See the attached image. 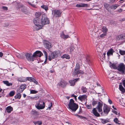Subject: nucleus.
<instances>
[{
  "instance_id": "obj_13",
  "label": "nucleus",
  "mask_w": 125,
  "mask_h": 125,
  "mask_svg": "<svg viewBox=\"0 0 125 125\" xmlns=\"http://www.w3.org/2000/svg\"><path fill=\"white\" fill-rule=\"evenodd\" d=\"M36 107L38 109H44L45 107V105L40 104L39 103H37L36 104Z\"/></svg>"
},
{
  "instance_id": "obj_30",
  "label": "nucleus",
  "mask_w": 125,
  "mask_h": 125,
  "mask_svg": "<svg viewBox=\"0 0 125 125\" xmlns=\"http://www.w3.org/2000/svg\"><path fill=\"white\" fill-rule=\"evenodd\" d=\"M118 5L116 4L112 5L110 6V8L111 9H115L118 7Z\"/></svg>"
},
{
  "instance_id": "obj_44",
  "label": "nucleus",
  "mask_w": 125,
  "mask_h": 125,
  "mask_svg": "<svg viewBox=\"0 0 125 125\" xmlns=\"http://www.w3.org/2000/svg\"><path fill=\"white\" fill-rule=\"evenodd\" d=\"M106 33H104L100 35V37L101 38H103L106 35Z\"/></svg>"
},
{
  "instance_id": "obj_34",
  "label": "nucleus",
  "mask_w": 125,
  "mask_h": 125,
  "mask_svg": "<svg viewBox=\"0 0 125 125\" xmlns=\"http://www.w3.org/2000/svg\"><path fill=\"white\" fill-rule=\"evenodd\" d=\"M114 121L117 124H120V123H119L120 121L118 120V119L116 118L114 119Z\"/></svg>"
},
{
  "instance_id": "obj_14",
  "label": "nucleus",
  "mask_w": 125,
  "mask_h": 125,
  "mask_svg": "<svg viewBox=\"0 0 125 125\" xmlns=\"http://www.w3.org/2000/svg\"><path fill=\"white\" fill-rule=\"evenodd\" d=\"M79 79L77 78L73 80H70L69 82L70 84V85L72 86H73L75 84V82L78 81H79Z\"/></svg>"
},
{
  "instance_id": "obj_56",
  "label": "nucleus",
  "mask_w": 125,
  "mask_h": 125,
  "mask_svg": "<svg viewBox=\"0 0 125 125\" xmlns=\"http://www.w3.org/2000/svg\"><path fill=\"white\" fill-rule=\"evenodd\" d=\"M88 58H89V57L88 56H87V57H86V60L88 62V61H90V60Z\"/></svg>"
},
{
  "instance_id": "obj_8",
  "label": "nucleus",
  "mask_w": 125,
  "mask_h": 125,
  "mask_svg": "<svg viewBox=\"0 0 125 125\" xmlns=\"http://www.w3.org/2000/svg\"><path fill=\"white\" fill-rule=\"evenodd\" d=\"M61 13V11L59 10H54L52 11V14L53 17H60Z\"/></svg>"
},
{
  "instance_id": "obj_27",
  "label": "nucleus",
  "mask_w": 125,
  "mask_h": 125,
  "mask_svg": "<svg viewBox=\"0 0 125 125\" xmlns=\"http://www.w3.org/2000/svg\"><path fill=\"white\" fill-rule=\"evenodd\" d=\"M87 89L84 86H83L81 87V90L83 93H85L87 92Z\"/></svg>"
},
{
  "instance_id": "obj_55",
  "label": "nucleus",
  "mask_w": 125,
  "mask_h": 125,
  "mask_svg": "<svg viewBox=\"0 0 125 125\" xmlns=\"http://www.w3.org/2000/svg\"><path fill=\"white\" fill-rule=\"evenodd\" d=\"M116 0H111L110 3H113Z\"/></svg>"
},
{
  "instance_id": "obj_46",
  "label": "nucleus",
  "mask_w": 125,
  "mask_h": 125,
  "mask_svg": "<svg viewBox=\"0 0 125 125\" xmlns=\"http://www.w3.org/2000/svg\"><path fill=\"white\" fill-rule=\"evenodd\" d=\"M21 10L22 12L24 13H26V9H23V8H21Z\"/></svg>"
},
{
  "instance_id": "obj_60",
  "label": "nucleus",
  "mask_w": 125,
  "mask_h": 125,
  "mask_svg": "<svg viewBox=\"0 0 125 125\" xmlns=\"http://www.w3.org/2000/svg\"><path fill=\"white\" fill-rule=\"evenodd\" d=\"M3 55V53L2 52H0V57H2Z\"/></svg>"
},
{
  "instance_id": "obj_59",
  "label": "nucleus",
  "mask_w": 125,
  "mask_h": 125,
  "mask_svg": "<svg viewBox=\"0 0 125 125\" xmlns=\"http://www.w3.org/2000/svg\"><path fill=\"white\" fill-rule=\"evenodd\" d=\"M123 84L124 86L125 87V80H124L123 82Z\"/></svg>"
},
{
  "instance_id": "obj_17",
  "label": "nucleus",
  "mask_w": 125,
  "mask_h": 125,
  "mask_svg": "<svg viewBox=\"0 0 125 125\" xmlns=\"http://www.w3.org/2000/svg\"><path fill=\"white\" fill-rule=\"evenodd\" d=\"M67 84V83L66 82L64 81H62L60 82V83H59L58 85L61 87L63 88H64L66 86Z\"/></svg>"
},
{
  "instance_id": "obj_58",
  "label": "nucleus",
  "mask_w": 125,
  "mask_h": 125,
  "mask_svg": "<svg viewBox=\"0 0 125 125\" xmlns=\"http://www.w3.org/2000/svg\"><path fill=\"white\" fill-rule=\"evenodd\" d=\"M113 112L116 115H117V112L116 111H113Z\"/></svg>"
},
{
  "instance_id": "obj_12",
  "label": "nucleus",
  "mask_w": 125,
  "mask_h": 125,
  "mask_svg": "<svg viewBox=\"0 0 125 125\" xmlns=\"http://www.w3.org/2000/svg\"><path fill=\"white\" fill-rule=\"evenodd\" d=\"M42 55V53L41 51H36L33 53V56H34V57H40Z\"/></svg>"
},
{
  "instance_id": "obj_18",
  "label": "nucleus",
  "mask_w": 125,
  "mask_h": 125,
  "mask_svg": "<svg viewBox=\"0 0 125 125\" xmlns=\"http://www.w3.org/2000/svg\"><path fill=\"white\" fill-rule=\"evenodd\" d=\"M25 88L26 87L25 86L23 85H22L20 86L19 88L18 89L17 91H18L19 93H21Z\"/></svg>"
},
{
  "instance_id": "obj_5",
  "label": "nucleus",
  "mask_w": 125,
  "mask_h": 125,
  "mask_svg": "<svg viewBox=\"0 0 125 125\" xmlns=\"http://www.w3.org/2000/svg\"><path fill=\"white\" fill-rule=\"evenodd\" d=\"M41 24L42 26L44 25L48 24L50 23V21L48 18L45 15H43L41 20Z\"/></svg>"
},
{
  "instance_id": "obj_43",
  "label": "nucleus",
  "mask_w": 125,
  "mask_h": 125,
  "mask_svg": "<svg viewBox=\"0 0 125 125\" xmlns=\"http://www.w3.org/2000/svg\"><path fill=\"white\" fill-rule=\"evenodd\" d=\"M37 93V91H36L34 90H32L30 91L31 94H36Z\"/></svg>"
},
{
  "instance_id": "obj_9",
  "label": "nucleus",
  "mask_w": 125,
  "mask_h": 125,
  "mask_svg": "<svg viewBox=\"0 0 125 125\" xmlns=\"http://www.w3.org/2000/svg\"><path fill=\"white\" fill-rule=\"evenodd\" d=\"M43 43L45 47L48 50H49L52 47L51 43L47 41L44 40L43 41Z\"/></svg>"
},
{
  "instance_id": "obj_33",
  "label": "nucleus",
  "mask_w": 125,
  "mask_h": 125,
  "mask_svg": "<svg viewBox=\"0 0 125 125\" xmlns=\"http://www.w3.org/2000/svg\"><path fill=\"white\" fill-rule=\"evenodd\" d=\"M119 52L120 54L122 55H125V51H123L119 49Z\"/></svg>"
},
{
  "instance_id": "obj_40",
  "label": "nucleus",
  "mask_w": 125,
  "mask_h": 125,
  "mask_svg": "<svg viewBox=\"0 0 125 125\" xmlns=\"http://www.w3.org/2000/svg\"><path fill=\"white\" fill-rule=\"evenodd\" d=\"M32 113L34 115H36L37 114L38 112L36 110H32Z\"/></svg>"
},
{
  "instance_id": "obj_52",
  "label": "nucleus",
  "mask_w": 125,
  "mask_h": 125,
  "mask_svg": "<svg viewBox=\"0 0 125 125\" xmlns=\"http://www.w3.org/2000/svg\"><path fill=\"white\" fill-rule=\"evenodd\" d=\"M32 82H34L36 84H37L38 82L37 81L35 80V79H33L32 81Z\"/></svg>"
},
{
  "instance_id": "obj_25",
  "label": "nucleus",
  "mask_w": 125,
  "mask_h": 125,
  "mask_svg": "<svg viewBox=\"0 0 125 125\" xmlns=\"http://www.w3.org/2000/svg\"><path fill=\"white\" fill-rule=\"evenodd\" d=\"M119 90L123 93H125V89L122 85L120 84L119 85Z\"/></svg>"
},
{
  "instance_id": "obj_39",
  "label": "nucleus",
  "mask_w": 125,
  "mask_h": 125,
  "mask_svg": "<svg viewBox=\"0 0 125 125\" xmlns=\"http://www.w3.org/2000/svg\"><path fill=\"white\" fill-rule=\"evenodd\" d=\"M41 7L44 9L45 10H47L48 9V7L45 5H42L41 6Z\"/></svg>"
},
{
  "instance_id": "obj_37",
  "label": "nucleus",
  "mask_w": 125,
  "mask_h": 125,
  "mask_svg": "<svg viewBox=\"0 0 125 125\" xmlns=\"http://www.w3.org/2000/svg\"><path fill=\"white\" fill-rule=\"evenodd\" d=\"M15 94V92L14 91H11L9 93V95L11 96H13Z\"/></svg>"
},
{
  "instance_id": "obj_32",
  "label": "nucleus",
  "mask_w": 125,
  "mask_h": 125,
  "mask_svg": "<svg viewBox=\"0 0 125 125\" xmlns=\"http://www.w3.org/2000/svg\"><path fill=\"white\" fill-rule=\"evenodd\" d=\"M33 123L34 124L36 125L37 124H38L39 125H41L42 124V122L41 121H37L36 122H33Z\"/></svg>"
},
{
  "instance_id": "obj_10",
  "label": "nucleus",
  "mask_w": 125,
  "mask_h": 125,
  "mask_svg": "<svg viewBox=\"0 0 125 125\" xmlns=\"http://www.w3.org/2000/svg\"><path fill=\"white\" fill-rule=\"evenodd\" d=\"M98 104L96 107L98 111L99 112L102 113V106L103 105V102L101 101L98 102Z\"/></svg>"
},
{
  "instance_id": "obj_53",
  "label": "nucleus",
  "mask_w": 125,
  "mask_h": 125,
  "mask_svg": "<svg viewBox=\"0 0 125 125\" xmlns=\"http://www.w3.org/2000/svg\"><path fill=\"white\" fill-rule=\"evenodd\" d=\"M108 102L110 104H112V101L109 99H108Z\"/></svg>"
},
{
  "instance_id": "obj_61",
  "label": "nucleus",
  "mask_w": 125,
  "mask_h": 125,
  "mask_svg": "<svg viewBox=\"0 0 125 125\" xmlns=\"http://www.w3.org/2000/svg\"><path fill=\"white\" fill-rule=\"evenodd\" d=\"M112 66L113 68H115L116 67L115 65L114 64H112Z\"/></svg>"
},
{
  "instance_id": "obj_49",
  "label": "nucleus",
  "mask_w": 125,
  "mask_h": 125,
  "mask_svg": "<svg viewBox=\"0 0 125 125\" xmlns=\"http://www.w3.org/2000/svg\"><path fill=\"white\" fill-rule=\"evenodd\" d=\"M2 9L4 10H8V8L6 7L3 6L2 7Z\"/></svg>"
},
{
  "instance_id": "obj_3",
  "label": "nucleus",
  "mask_w": 125,
  "mask_h": 125,
  "mask_svg": "<svg viewBox=\"0 0 125 125\" xmlns=\"http://www.w3.org/2000/svg\"><path fill=\"white\" fill-rule=\"evenodd\" d=\"M83 72L80 70V66L79 64H77L74 69V71L72 73L73 76L75 77L78 76V74H83Z\"/></svg>"
},
{
  "instance_id": "obj_7",
  "label": "nucleus",
  "mask_w": 125,
  "mask_h": 125,
  "mask_svg": "<svg viewBox=\"0 0 125 125\" xmlns=\"http://www.w3.org/2000/svg\"><path fill=\"white\" fill-rule=\"evenodd\" d=\"M26 59L29 61H33L34 60V57L31 53H27L25 55Z\"/></svg>"
},
{
  "instance_id": "obj_57",
  "label": "nucleus",
  "mask_w": 125,
  "mask_h": 125,
  "mask_svg": "<svg viewBox=\"0 0 125 125\" xmlns=\"http://www.w3.org/2000/svg\"><path fill=\"white\" fill-rule=\"evenodd\" d=\"M29 4H30L31 6L33 7H35V5L34 4L29 3Z\"/></svg>"
},
{
  "instance_id": "obj_31",
  "label": "nucleus",
  "mask_w": 125,
  "mask_h": 125,
  "mask_svg": "<svg viewBox=\"0 0 125 125\" xmlns=\"http://www.w3.org/2000/svg\"><path fill=\"white\" fill-rule=\"evenodd\" d=\"M101 122L103 124H105L108 122V120L104 119H101Z\"/></svg>"
},
{
  "instance_id": "obj_20",
  "label": "nucleus",
  "mask_w": 125,
  "mask_h": 125,
  "mask_svg": "<svg viewBox=\"0 0 125 125\" xmlns=\"http://www.w3.org/2000/svg\"><path fill=\"white\" fill-rule=\"evenodd\" d=\"M115 52V51L112 49H110L107 52V54L108 56L113 55V53Z\"/></svg>"
},
{
  "instance_id": "obj_64",
  "label": "nucleus",
  "mask_w": 125,
  "mask_h": 125,
  "mask_svg": "<svg viewBox=\"0 0 125 125\" xmlns=\"http://www.w3.org/2000/svg\"><path fill=\"white\" fill-rule=\"evenodd\" d=\"M112 108L115 110H116L117 109L116 108H115L114 105H113L112 106Z\"/></svg>"
},
{
  "instance_id": "obj_41",
  "label": "nucleus",
  "mask_w": 125,
  "mask_h": 125,
  "mask_svg": "<svg viewBox=\"0 0 125 125\" xmlns=\"http://www.w3.org/2000/svg\"><path fill=\"white\" fill-rule=\"evenodd\" d=\"M43 52L44 54L45 55V56L46 58L47 59V57H48V55H47V52H46V51H45L44 50H43Z\"/></svg>"
},
{
  "instance_id": "obj_50",
  "label": "nucleus",
  "mask_w": 125,
  "mask_h": 125,
  "mask_svg": "<svg viewBox=\"0 0 125 125\" xmlns=\"http://www.w3.org/2000/svg\"><path fill=\"white\" fill-rule=\"evenodd\" d=\"M18 81L22 82H23V80H22V79L21 78H19L18 79Z\"/></svg>"
},
{
  "instance_id": "obj_6",
  "label": "nucleus",
  "mask_w": 125,
  "mask_h": 125,
  "mask_svg": "<svg viewBox=\"0 0 125 125\" xmlns=\"http://www.w3.org/2000/svg\"><path fill=\"white\" fill-rule=\"evenodd\" d=\"M117 69L122 73H124L125 71V65L122 63L119 64L117 67Z\"/></svg>"
},
{
  "instance_id": "obj_38",
  "label": "nucleus",
  "mask_w": 125,
  "mask_h": 125,
  "mask_svg": "<svg viewBox=\"0 0 125 125\" xmlns=\"http://www.w3.org/2000/svg\"><path fill=\"white\" fill-rule=\"evenodd\" d=\"M26 79L29 81L32 82L34 78L31 77H27Z\"/></svg>"
},
{
  "instance_id": "obj_22",
  "label": "nucleus",
  "mask_w": 125,
  "mask_h": 125,
  "mask_svg": "<svg viewBox=\"0 0 125 125\" xmlns=\"http://www.w3.org/2000/svg\"><path fill=\"white\" fill-rule=\"evenodd\" d=\"M60 36L63 39H66L68 38L69 37V36L68 35H65L62 32V34L60 35Z\"/></svg>"
},
{
  "instance_id": "obj_29",
  "label": "nucleus",
  "mask_w": 125,
  "mask_h": 125,
  "mask_svg": "<svg viewBox=\"0 0 125 125\" xmlns=\"http://www.w3.org/2000/svg\"><path fill=\"white\" fill-rule=\"evenodd\" d=\"M21 95L20 94V93L18 92V93L14 96V98L15 99L17 98L20 99L21 98Z\"/></svg>"
},
{
  "instance_id": "obj_28",
  "label": "nucleus",
  "mask_w": 125,
  "mask_h": 125,
  "mask_svg": "<svg viewBox=\"0 0 125 125\" xmlns=\"http://www.w3.org/2000/svg\"><path fill=\"white\" fill-rule=\"evenodd\" d=\"M61 58H65L66 59H70V57L68 55L65 54L62 56Z\"/></svg>"
},
{
  "instance_id": "obj_4",
  "label": "nucleus",
  "mask_w": 125,
  "mask_h": 125,
  "mask_svg": "<svg viewBox=\"0 0 125 125\" xmlns=\"http://www.w3.org/2000/svg\"><path fill=\"white\" fill-rule=\"evenodd\" d=\"M61 54L59 51H55L49 55L48 60L50 61L52 59L57 58L58 56L60 55Z\"/></svg>"
},
{
  "instance_id": "obj_23",
  "label": "nucleus",
  "mask_w": 125,
  "mask_h": 125,
  "mask_svg": "<svg viewBox=\"0 0 125 125\" xmlns=\"http://www.w3.org/2000/svg\"><path fill=\"white\" fill-rule=\"evenodd\" d=\"M3 82L4 84L8 86H12V83H10L9 82V81H3Z\"/></svg>"
},
{
  "instance_id": "obj_51",
  "label": "nucleus",
  "mask_w": 125,
  "mask_h": 125,
  "mask_svg": "<svg viewBox=\"0 0 125 125\" xmlns=\"http://www.w3.org/2000/svg\"><path fill=\"white\" fill-rule=\"evenodd\" d=\"M32 82H34L36 84H37L38 82L37 81L35 80V79H33L32 81Z\"/></svg>"
},
{
  "instance_id": "obj_11",
  "label": "nucleus",
  "mask_w": 125,
  "mask_h": 125,
  "mask_svg": "<svg viewBox=\"0 0 125 125\" xmlns=\"http://www.w3.org/2000/svg\"><path fill=\"white\" fill-rule=\"evenodd\" d=\"M103 112L106 115H107L110 111V108L105 104H104L103 107Z\"/></svg>"
},
{
  "instance_id": "obj_45",
  "label": "nucleus",
  "mask_w": 125,
  "mask_h": 125,
  "mask_svg": "<svg viewBox=\"0 0 125 125\" xmlns=\"http://www.w3.org/2000/svg\"><path fill=\"white\" fill-rule=\"evenodd\" d=\"M86 106L88 109H90L92 108V106L90 105H86Z\"/></svg>"
},
{
  "instance_id": "obj_21",
  "label": "nucleus",
  "mask_w": 125,
  "mask_h": 125,
  "mask_svg": "<svg viewBox=\"0 0 125 125\" xmlns=\"http://www.w3.org/2000/svg\"><path fill=\"white\" fill-rule=\"evenodd\" d=\"M104 6L106 10L109 11V9L110 8V4L107 3H105L104 4Z\"/></svg>"
},
{
  "instance_id": "obj_19",
  "label": "nucleus",
  "mask_w": 125,
  "mask_h": 125,
  "mask_svg": "<svg viewBox=\"0 0 125 125\" xmlns=\"http://www.w3.org/2000/svg\"><path fill=\"white\" fill-rule=\"evenodd\" d=\"M87 97V96L86 95H83L79 96L78 97V99L81 101H82L85 100Z\"/></svg>"
},
{
  "instance_id": "obj_35",
  "label": "nucleus",
  "mask_w": 125,
  "mask_h": 125,
  "mask_svg": "<svg viewBox=\"0 0 125 125\" xmlns=\"http://www.w3.org/2000/svg\"><path fill=\"white\" fill-rule=\"evenodd\" d=\"M41 15V13L39 12H36L35 14L36 17L39 18Z\"/></svg>"
},
{
  "instance_id": "obj_2",
  "label": "nucleus",
  "mask_w": 125,
  "mask_h": 125,
  "mask_svg": "<svg viewBox=\"0 0 125 125\" xmlns=\"http://www.w3.org/2000/svg\"><path fill=\"white\" fill-rule=\"evenodd\" d=\"M33 21L35 25L34 28L35 30L38 31L42 29V25H41V19L39 18H35L34 19Z\"/></svg>"
},
{
  "instance_id": "obj_47",
  "label": "nucleus",
  "mask_w": 125,
  "mask_h": 125,
  "mask_svg": "<svg viewBox=\"0 0 125 125\" xmlns=\"http://www.w3.org/2000/svg\"><path fill=\"white\" fill-rule=\"evenodd\" d=\"M74 49L75 48H74V46H71L70 47V51H73Z\"/></svg>"
},
{
  "instance_id": "obj_54",
  "label": "nucleus",
  "mask_w": 125,
  "mask_h": 125,
  "mask_svg": "<svg viewBox=\"0 0 125 125\" xmlns=\"http://www.w3.org/2000/svg\"><path fill=\"white\" fill-rule=\"evenodd\" d=\"M74 115L75 116H77L79 117H80V118L83 117L82 116H80V115H78L77 114H76L75 115Z\"/></svg>"
},
{
  "instance_id": "obj_24",
  "label": "nucleus",
  "mask_w": 125,
  "mask_h": 125,
  "mask_svg": "<svg viewBox=\"0 0 125 125\" xmlns=\"http://www.w3.org/2000/svg\"><path fill=\"white\" fill-rule=\"evenodd\" d=\"M6 110L8 113H10L12 111L13 108L10 106H8L6 108Z\"/></svg>"
},
{
  "instance_id": "obj_15",
  "label": "nucleus",
  "mask_w": 125,
  "mask_h": 125,
  "mask_svg": "<svg viewBox=\"0 0 125 125\" xmlns=\"http://www.w3.org/2000/svg\"><path fill=\"white\" fill-rule=\"evenodd\" d=\"M89 5L87 4H84L82 3H80L79 4H77L76 5V7H89Z\"/></svg>"
},
{
  "instance_id": "obj_36",
  "label": "nucleus",
  "mask_w": 125,
  "mask_h": 125,
  "mask_svg": "<svg viewBox=\"0 0 125 125\" xmlns=\"http://www.w3.org/2000/svg\"><path fill=\"white\" fill-rule=\"evenodd\" d=\"M38 103H39L40 104L45 105V103L44 102H43L42 100H40L39 101L37 102Z\"/></svg>"
},
{
  "instance_id": "obj_1",
  "label": "nucleus",
  "mask_w": 125,
  "mask_h": 125,
  "mask_svg": "<svg viewBox=\"0 0 125 125\" xmlns=\"http://www.w3.org/2000/svg\"><path fill=\"white\" fill-rule=\"evenodd\" d=\"M68 105V108L73 112H75L78 107V105L74 103L73 99L70 100Z\"/></svg>"
},
{
  "instance_id": "obj_16",
  "label": "nucleus",
  "mask_w": 125,
  "mask_h": 125,
  "mask_svg": "<svg viewBox=\"0 0 125 125\" xmlns=\"http://www.w3.org/2000/svg\"><path fill=\"white\" fill-rule=\"evenodd\" d=\"M92 111L93 113L95 116L97 117L100 116V115L97 112L96 108H94Z\"/></svg>"
},
{
  "instance_id": "obj_48",
  "label": "nucleus",
  "mask_w": 125,
  "mask_h": 125,
  "mask_svg": "<svg viewBox=\"0 0 125 125\" xmlns=\"http://www.w3.org/2000/svg\"><path fill=\"white\" fill-rule=\"evenodd\" d=\"M124 35H120V38L121 39H125V37H124Z\"/></svg>"
},
{
  "instance_id": "obj_26",
  "label": "nucleus",
  "mask_w": 125,
  "mask_h": 125,
  "mask_svg": "<svg viewBox=\"0 0 125 125\" xmlns=\"http://www.w3.org/2000/svg\"><path fill=\"white\" fill-rule=\"evenodd\" d=\"M102 31L104 33H106L108 31V29L105 26H103L102 28Z\"/></svg>"
},
{
  "instance_id": "obj_62",
  "label": "nucleus",
  "mask_w": 125,
  "mask_h": 125,
  "mask_svg": "<svg viewBox=\"0 0 125 125\" xmlns=\"http://www.w3.org/2000/svg\"><path fill=\"white\" fill-rule=\"evenodd\" d=\"M22 6H21V5H19L18 6V8H20L21 7V8H22Z\"/></svg>"
},
{
  "instance_id": "obj_63",
  "label": "nucleus",
  "mask_w": 125,
  "mask_h": 125,
  "mask_svg": "<svg viewBox=\"0 0 125 125\" xmlns=\"http://www.w3.org/2000/svg\"><path fill=\"white\" fill-rule=\"evenodd\" d=\"M72 96L74 97L75 98H76V97L77 96L75 95L74 94H73L72 95Z\"/></svg>"
},
{
  "instance_id": "obj_42",
  "label": "nucleus",
  "mask_w": 125,
  "mask_h": 125,
  "mask_svg": "<svg viewBox=\"0 0 125 125\" xmlns=\"http://www.w3.org/2000/svg\"><path fill=\"white\" fill-rule=\"evenodd\" d=\"M98 103L97 101L94 100L92 102V104L93 106H95L97 103Z\"/></svg>"
}]
</instances>
